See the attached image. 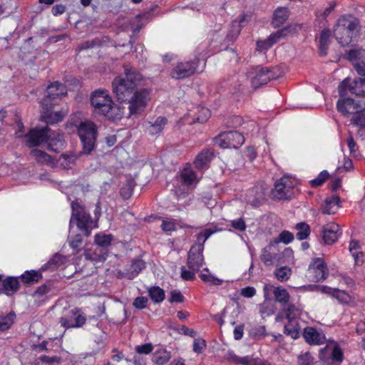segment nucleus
<instances>
[{"instance_id": "1", "label": "nucleus", "mask_w": 365, "mask_h": 365, "mask_svg": "<svg viewBox=\"0 0 365 365\" xmlns=\"http://www.w3.org/2000/svg\"><path fill=\"white\" fill-rule=\"evenodd\" d=\"M123 70L124 76H117L113 81V91L118 101L129 104V115H138L146 108L149 92L145 88L137 89L143 76L136 68L130 64H125Z\"/></svg>"}, {"instance_id": "2", "label": "nucleus", "mask_w": 365, "mask_h": 365, "mask_svg": "<svg viewBox=\"0 0 365 365\" xmlns=\"http://www.w3.org/2000/svg\"><path fill=\"white\" fill-rule=\"evenodd\" d=\"M26 147L31 148L48 143V149L57 152L59 147L63 146V135L52 131L48 126L31 128L24 135Z\"/></svg>"}, {"instance_id": "3", "label": "nucleus", "mask_w": 365, "mask_h": 365, "mask_svg": "<svg viewBox=\"0 0 365 365\" xmlns=\"http://www.w3.org/2000/svg\"><path fill=\"white\" fill-rule=\"evenodd\" d=\"M91 103L96 114L109 120H119L123 116V110L114 103L108 91L99 89L93 91L91 95Z\"/></svg>"}, {"instance_id": "4", "label": "nucleus", "mask_w": 365, "mask_h": 365, "mask_svg": "<svg viewBox=\"0 0 365 365\" xmlns=\"http://www.w3.org/2000/svg\"><path fill=\"white\" fill-rule=\"evenodd\" d=\"M359 28V19L351 15H343L334 26V35L338 43L344 46L351 41L353 36Z\"/></svg>"}, {"instance_id": "5", "label": "nucleus", "mask_w": 365, "mask_h": 365, "mask_svg": "<svg viewBox=\"0 0 365 365\" xmlns=\"http://www.w3.org/2000/svg\"><path fill=\"white\" fill-rule=\"evenodd\" d=\"M71 207L72 212L70 225L73 220H76L78 228L83 232L86 237H88L91 235V230L98 227L97 222L91 218L84 205L78 200L73 201Z\"/></svg>"}, {"instance_id": "6", "label": "nucleus", "mask_w": 365, "mask_h": 365, "mask_svg": "<svg viewBox=\"0 0 365 365\" xmlns=\"http://www.w3.org/2000/svg\"><path fill=\"white\" fill-rule=\"evenodd\" d=\"M83 145V152L90 153L93 149L97 136V127L94 123L85 120L80 123L77 129Z\"/></svg>"}, {"instance_id": "7", "label": "nucleus", "mask_w": 365, "mask_h": 365, "mask_svg": "<svg viewBox=\"0 0 365 365\" xmlns=\"http://www.w3.org/2000/svg\"><path fill=\"white\" fill-rule=\"evenodd\" d=\"M182 185L175 188V195L178 199L185 198L188 194L189 187L195 186L200 181L196 173L187 165L180 173Z\"/></svg>"}, {"instance_id": "8", "label": "nucleus", "mask_w": 365, "mask_h": 365, "mask_svg": "<svg viewBox=\"0 0 365 365\" xmlns=\"http://www.w3.org/2000/svg\"><path fill=\"white\" fill-rule=\"evenodd\" d=\"M294 182L288 176H283L274 183L271 191L272 197L276 200H287L294 196Z\"/></svg>"}, {"instance_id": "9", "label": "nucleus", "mask_w": 365, "mask_h": 365, "mask_svg": "<svg viewBox=\"0 0 365 365\" xmlns=\"http://www.w3.org/2000/svg\"><path fill=\"white\" fill-rule=\"evenodd\" d=\"M214 141L221 148H238L245 142L243 135L237 130L221 133L214 138Z\"/></svg>"}, {"instance_id": "10", "label": "nucleus", "mask_w": 365, "mask_h": 365, "mask_svg": "<svg viewBox=\"0 0 365 365\" xmlns=\"http://www.w3.org/2000/svg\"><path fill=\"white\" fill-rule=\"evenodd\" d=\"M66 94L67 89L66 86L58 81H56L47 87L46 95L41 101V106H54L57 104L58 100Z\"/></svg>"}, {"instance_id": "11", "label": "nucleus", "mask_w": 365, "mask_h": 365, "mask_svg": "<svg viewBox=\"0 0 365 365\" xmlns=\"http://www.w3.org/2000/svg\"><path fill=\"white\" fill-rule=\"evenodd\" d=\"M307 272L309 280L314 282L324 281L329 274L327 266L324 259L321 257L314 258L312 260Z\"/></svg>"}, {"instance_id": "12", "label": "nucleus", "mask_w": 365, "mask_h": 365, "mask_svg": "<svg viewBox=\"0 0 365 365\" xmlns=\"http://www.w3.org/2000/svg\"><path fill=\"white\" fill-rule=\"evenodd\" d=\"M359 78L354 81L352 85H350L349 78H345L339 86V96H346L348 91L357 96H365V76Z\"/></svg>"}, {"instance_id": "13", "label": "nucleus", "mask_w": 365, "mask_h": 365, "mask_svg": "<svg viewBox=\"0 0 365 365\" xmlns=\"http://www.w3.org/2000/svg\"><path fill=\"white\" fill-rule=\"evenodd\" d=\"M199 64V59L195 58L192 61L180 62L171 71V76L176 79H182L192 76Z\"/></svg>"}, {"instance_id": "14", "label": "nucleus", "mask_w": 365, "mask_h": 365, "mask_svg": "<svg viewBox=\"0 0 365 365\" xmlns=\"http://www.w3.org/2000/svg\"><path fill=\"white\" fill-rule=\"evenodd\" d=\"M278 75L274 68L269 67H257L255 76L251 79L252 86L257 89L259 87L267 84L271 80L276 79Z\"/></svg>"}, {"instance_id": "15", "label": "nucleus", "mask_w": 365, "mask_h": 365, "mask_svg": "<svg viewBox=\"0 0 365 365\" xmlns=\"http://www.w3.org/2000/svg\"><path fill=\"white\" fill-rule=\"evenodd\" d=\"M345 56L351 62L356 73L361 76H365V49H350L346 52Z\"/></svg>"}, {"instance_id": "16", "label": "nucleus", "mask_w": 365, "mask_h": 365, "mask_svg": "<svg viewBox=\"0 0 365 365\" xmlns=\"http://www.w3.org/2000/svg\"><path fill=\"white\" fill-rule=\"evenodd\" d=\"M203 247L201 245H192L187 253V265L194 271H200L204 264Z\"/></svg>"}, {"instance_id": "17", "label": "nucleus", "mask_w": 365, "mask_h": 365, "mask_svg": "<svg viewBox=\"0 0 365 365\" xmlns=\"http://www.w3.org/2000/svg\"><path fill=\"white\" fill-rule=\"evenodd\" d=\"M305 341L309 345H321L326 342L325 334L314 327H306L302 333Z\"/></svg>"}, {"instance_id": "18", "label": "nucleus", "mask_w": 365, "mask_h": 365, "mask_svg": "<svg viewBox=\"0 0 365 365\" xmlns=\"http://www.w3.org/2000/svg\"><path fill=\"white\" fill-rule=\"evenodd\" d=\"M266 200L264 188L261 185H256L248 190L247 201L251 205L257 207Z\"/></svg>"}, {"instance_id": "19", "label": "nucleus", "mask_w": 365, "mask_h": 365, "mask_svg": "<svg viewBox=\"0 0 365 365\" xmlns=\"http://www.w3.org/2000/svg\"><path fill=\"white\" fill-rule=\"evenodd\" d=\"M339 227L335 223H329L324 225L322 227L321 234L324 244H334L338 240L339 236Z\"/></svg>"}, {"instance_id": "20", "label": "nucleus", "mask_w": 365, "mask_h": 365, "mask_svg": "<svg viewBox=\"0 0 365 365\" xmlns=\"http://www.w3.org/2000/svg\"><path fill=\"white\" fill-rule=\"evenodd\" d=\"M341 96L337 101L336 107L339 113L344 115H349L355 113L359 108L358 103H356L351 98Z\"/></svg>"}, {"instance_id": "21", "label": "nucleus", "mask_w": 365, "mask_h": 365, "mask_svg": "<svg viewBox=\"0 0 365 365\" xmlns=\"http://www.w3.org/2000/svg\"><path fill=\"white\" fill-rule=\"evenodd\" d=\"M214 157L212 149H203L196 157L193 162L195 167L200 170L207 169Z\"/></svg>"}, {"instance_id": "22", "label": "nucleus", "mask_w": 365, "mask_h": 365, "mask_svg": "<svg viewBox=\"0 0 365 365\" xmlns=\"http://www.w3.org/2000/svg\"><path fill=\"white\" fill-rule=\"evenodd\" d=\"M125 267L126 272H125V274L127 276L128 279L131 280L136 277L140 272L145 268V262L140 258H136L132 259L130 264H127Z\"/></svg>"}, {"instance_id": "23", "label": "nucleus", "mask_w": 365, "mask_h": 365, "mask_svg": "<svg viewBox=\"0 0 365 365\" xmlns=\"http://www.w3.org/2000/svg\"><path fill=\"white\" fill-rule=\"evenodd\" d=\"M53 106H48V107H42L43 111L41 115L43 121L48 124H54L61 121L63 119L64 115L62 111H53L51 108Z\"/></svg>"}, {"instance_id": "24", "label": "nucleus", "mask_w": 365, "mask_h": 365, "mask_svg": "<svg viewBox=\"0 0 365 365\" xmlns=\"http://www.w3.org/2000/svg\"><path fill=\"white\" fill-rule=\"evenodd\" d=\"M289 10L286 7H278L273 14L271 25L273 28H279L288 19Z\"/></svg>"}, {"instance_id": "25", "label": "nucleus", "mask_w": 365, "mask_h": 365, "mask_svg": "<svg viewBox=\"0 0 365 365\" xmlns=\"http://www.w3.org/2000/svg\"><path fill=\"white\" fill-rule=\"evenodd\" d=\"M3 292L8 296L13 295L20 287L19 278L16 277H7L2 281Z\"/></svg>"}, {"instance_id": "26", "label": "nucleus", "mask_w": 365, "mask_h": 365, "mask_svg": "<svg viewBox=\"0 0 365 365\" xmlns=\"http://www.w3.org/2000/svg\"><path fill=\"white\" fill-rule=\"evenodd\" d=\"M30 155L34 158L37 163L47 165H54L56 164L55 159L43 150L33 149L31 150Z\"/></svg>"}, {"instance_id": "27", "label": "nucleus", "mask_w": 365, "mask_h": 365, "mask_svg": "<svg viewBox=\"0 0 365 365\" xmlns=\"http://www.w3.org/2000/svg\"><path fill=\"white\" fill-rule=\"evenodd\" d=\"M339 203L340 198L336 195L327 198L322 207V213L327 215L335 214L339 207Z\"/></svg>"}, {"instance_id": "28", "label": "nucleus", "mask_w": 365, "mask_h": 365, "mask_svg": "<svg viewBox=\"0 0 365 365\" xmlns=\"http://www.w3.org/2000/svg\"><path fill=\"white\" fill-rule=\"evenodd\" d=\"M282 312L287 319H299L304 317V315L307 317V313H304L300 306L296 304H288L286 308L283 309Z\"/></svg>"}, {"instance_id": "29", "label": "nucleus", "mask_w": 365, "mask_h": 365, "mask_svg": "<svg viewBox=\"0 0 365 365\" xmlns=\"http://www.w3.org/2000/svg\"><path fill=\"white\" fill-rule=\"evenodd\" d=\"M272 250V246H269L268 249H264L261 255V260L266 266L274 265L279 259V255Z\"/></svg>"}, {"instance_id": "30", "label": "nucleus", "mask_w": 365, "mask_h": 365, "mask_svg": "<svg viewBox=\"0 0 365 365\" xmlns=\"http://www.w3.org/2000/svg\"><path fill=\"white\" fill-rule=\"evenodd\" d=\"M42 271L41 268L39 270H30L26 271L21 275V282L25 284H31L37 283L41 279H42Z\"/></svg>"}, {"instance_id": "31", "label": "nucleus", "mask_w": 365, "mask_h": 365, "mask_svg": "<svg viewBox=\"0 0 365 365\" xmlns=\"http://www.w3.org/2000/svg\"><path fill=\"white\" fill-rule=\"evenodd\" d=\"M66 262V258L64 256L60 255V254H55L53 255V257L50 259L49 261H48L47 263L43 264L41 267V270L46 271V270H51L53 271L56 269H57L61 265L63 264Z\"/></svg>"}, {"instance_id": "32", "label": "nucleus", "mask_w": 365, "mask_h": 365, "mask_svg": "<svg viewBox=\"0 0 365 365\" xmlns=\"http://www.w3.org/2000/svg\"><path fill=\"white\" fill-rule=\"evenodd\" d=\"M331 31L329 29L322 31L319 39V52L320 56H326L330 43Z\"/></svg>"}, {"instance_id": "33", "label": "nucleus", "mask_w": 365, "mask_h": 365, "mask_svg": "<svg viewBox=\"0 0 365 365\" xmlns=\"http://www.w3.org/2000/svg\"><path fill=\"white\" fill-rule=\"evenodd\" d=\"M167 123L168 120L165 117L159 116L154 123H148L147 130L150 135H158L163 131Z\"/></svg>"}, {"instance_id": "34", "label": "nucleus", "mask_w": 365, "mask_h": 365, "mask_svg": "<svg viewBox=\"0 0 365 365\" xmlns=\"http://www.w3.org/2000/svg\"><path fill=\"white\" fill-rule=\"evenodd\" d=\"M86 258L95 262H102L106 260L107 255L104 250L96 247L93 250H87L85 253Z\"/></svg>"}, {"instance_id": "35", "label": "nucleus", "mask_w": 365, "mask_h": 365, "mask_svg": "<svg viewBox=\"0 0 365 365\" xmlns=\"http://www.w3.org/2000/svg\"><path fill=\"white\" fill-rule=\"evenodd\" d=\"M300 327L298 321H288L284 325V333L290 336L292 339H296L299 337Z\"/></svg>"}, {"instance_id": "36", "label": "nucleus", "mask_w": 365, "mask_h": 365, "mask_svg": "<svg viewBox=\"0 0 365 365\" xmlns=\"http://www.w3.org/2000/svg\"><path fill=\"white\" fill-rule=\"evenodd\" d=\"M210 110L204 106H198L195 113L192 123H204L210 118Z\"/></svg>"}, {"instance_id": "37", "label": "nucleus", "mask_w": 365, "mask_h": 365, "mask_svg": "<svg viewBox=\"0 0 365 365\" xmlns=\"http://www.w3.org/2000/svg\"><path fill=\"white\" fill-rule=\"evenodd\" d=\"M171 358V354L165 349L157 350L153 355L152 361L158 365L165 364Z\"/></svg>"}, {"instance_id": "38", "label": "nucleus", "mask_w": 365, "mask_h": 365, "mask_svg": "<svg viewBox=\"0 0 365 365\" xmlns=\"http://www.w3.org/2000/svg\"><path fill=\"white\" fill-rule=\"evenodd\" d=\"M135 185L134 179L132 178H128L125 184L120 188V194L121 197L125 200L129 199L133 195V191Z\"/></svg>"}, {"instance_id": "39", "label": "nucleus", "mask_w": 365, "mask_h": 365, "mask_svg": "<svg viewBox=\"0 0 365 365\" xmlns=\"http://www.w3.org/2000/svg\"><path fill=\"white\" fill-rule=\"evenodd\" d=\"M148 292L151 300L155 303L162 302L165 299V292L160 287H151L148 289Z\"/></svg>"}, {"instance_id": "40", "label": "nucleus", "mask_w": 365, "mask_h": 365, "mask_svg": "<svg viewBox=\"0 0 365 365\" xmlns=\"http://www.w3.org/2000/svg\"><path fill=\"white\" fill-rule=\"evenodd\" d=\"M77 160V157L73 153H63L58 158V162L64 169H70L74 165Z\"/></svg>"}, {"instance_id": "41", "label": "nucleus", "mask_w": 365, "mask_h": 365, "mask_svg": "<svg viewBox=\"0 0 365 365\" xmlns=\"http://www.w3.org/2000/svg\"><path fill=\"white\" fill-rule=\"evenodd\" d=\"M297 232L296 237L299 240L307 239L310 234V227L306 222H299L296 225Z\"/></svg>"}, {"instance_id": "42", "label": "nucleus", "mask_w": 365, "mask_h": 365, "mask_svg": "<svg viewBox=\"0 0 365 365\" xmlns=\"http://www.w3.org/2000/svg\"><path fill=\"white\" fill-rule=\"evenodd\" d=\"M113 240V237L111 235L97 234L95 236V242L97 245V247H101L103 250L108 247L110 245Z\"/></svg>"}, {"instance_id": "43", "label": "nucleus", "mask_w": 365, "mask_h": 365, "mask_svg": "<svg viewBox=\"0 0 365 365\" xmlns=\"http://www.w3.org/2000/svg\"><path fill=\"white\" fill-rule=\"evenodd\" d=\"M13 29L7 28V25L4 23L0 24V41H3L2 48H7L9 47L8 38L12 34Z\"/></svg>"}, {"instance_id": "44", "label": "nucleus", "mask_w": 365, "mask_h": 365, "mask_svg": "<svg viewBox=\"0 0 365 365\" xmlns=\"http://www.w3.org/2000/svg\"><path fill=\"white\" fill-rule=\"evenodd\" d=\"M291 33V26H285L281 29L277 30L276 32L269 35L274 44L276 43L279 39L287 37Z\"/></svg>"}, {"instance_id": "45", "label": "nucleus", "mask_w": 365, "mask_h": 365, "mask_svg": "<svg viewBox=\"0 0 365 365\" xmlns=\"http://www.w3.org/2000/svg\"><path fill=\"white\" fill-rule=\"evenodd\" d=\"M317 361L309 351L299 354L297 356L298 365H315Z\"/></svg>"}, {"instance_id": "46", "label": "nucleus", "mask_w": 365, "mask_h": 365, "mask_svg": "<svg viewBox=\"0 0 365 365\" xmlns=\"http://www.w3.org/2000/svg\"><path fill=\"white\" fill-rule=\"evenodd\" d=\"M291 274L292 269L287 266L278 268L274 272V275L276 278L280 282L287 281L289 278Z\"/></svg>"}, {"instance_id": "47", "label": "nucleus", "mask_w": 365, "mask_h": 365, "mask_svg": "<svg viewBox=\"0 0 365 365\" xmlns=\"http://www.w3.org/2000/svg\"><path fill=\"white\" fill-rule=\"evenodd\" d=\"M274 295L276 301L281 303H287L289 299V294L288 292L280 287L274 289Z\"/></svg>"}, {"instance_id": "48", "label": "nucleus", "mask_w": 365, "mask_h": 365, "mask_svg": "<svg viewBox=\"0 0 365 365\" xmlns=\"http://www.w3.org/2000/svg\"><path fill=\"white\" fill-rule=\"evenodd\" d=\"M329 174L327 170L322 171L318 176L310 180L309 184L312 187H317L322 186L324 182L329 178Z\"/></svg>"}, {"instance_id": "49", "label": "nucleus", "mask_w": 365, "mask_h": 365, "mask_svg": "<svg viewBox=\"0 0 365 365\" xmlns=\"http://www.w3.org/2000/svg\"><path fill=\"white\" fill-rule=\"evenodd\" d=\"M0 5L2 6V11H6V15L13 13L17 8L15 0H0Z\"/></svg>"}, {"instance_id": "50", "label": "nucleus", "mask_w": 365, "mask_h": 365, "mask_svg": "<svg viewBox=\"0 0 365 365\" xmlns=\"http://www.w3.org/2000/svg\"><path fill=\"white\" fill-rule=\"evenodd\" d=\"M274 312L273 305L270 302H264L259 307V313L262 318L269 317Z\"/></svg>"}, {"instance_id": "51", "label": "nucleus", "mask_w": 365, "mask_h": 365, "mask_svg": "<svg viewBox=\"0 0 365 365\" xmlns=\"http://www.w3.org/2000/svg\"><path fill=\"white\" fill-rule=\"evenodd\" d=\"M329 346L320 349L319 351V359L322 365H331L329 360Z\"/></svg>"}, {"instance_id": "52", "label": "nucleus", "mask_w": 365, "mask_h": 365, "mask_svg": "<svg viewBox=\"0 0 365 365\" xmlns=\"http://www.w3.org/2000/svg\"><path fill=\"white\" fill-rule=\"evenodd\" d=\"M360 245L358 240H352L349 243V251L355 260L357 261L359 257H363L361 252H359Z\"/></svg>"}, {"instance_id": "53", "label": "nucleus", "mask_w": 365, "mask_h": 365, "mask_svg": "<svg viewBox=\"0 0 365 365\" xmlns=\"http://www.w3.org/2000/svg\"><path fill=\"white\" fill-rule=\"evenodd\" d=\"M207 347V343L206 341L202 338H197L195 339L193 345H192V350L196 354H202L204 350Z\"/></svg>"}, {"instance_id": "54", "label": "nucleus", "mask_w": 365, "mask_h": 365, "mask_svg": "<svg viewBox=\"0 0 365 365\" xmlns=\"http://www.w3.org/2000/svg\"><path fill=\"white\" fill-rule=\"evenodd\" d=\"M199 277L202 282L210 285H220L222 282L221 279L211 274H200Z\"/></svg>"}, {"instance_id": "55", "label": "nucleus", "mask_w": 365, "mask_h": 365, "mask_svg": "<svg viewBox=\"0 0 365 365\" xmlns=\"http://www.w3.org/2000/svg\"><path fill=\"white\" fill-rule=\"evenodd\" d=\"M274 45V43L271 38L269 36L264 41H257L256 43L257 51L259 52L267 51Z\"/></svg>"}, {"instance_id": "56", "label": "nucleus", "mask_w": 365, "mask_h": 365, "mask_svg": "<svg viewBox=\"0 0 365 365\" xmlns=\"http://www.w3.org/2000/svg\"><path fill=\"white\" fill-rule=\"evenodd\" d=\"M266 329L264 326H259L256 327H252L249 330V335L255 339H259L266 335Z\"/></svg>"}, {"instance_id": "57", "label": "nucleus", "mask_w": 365, "mask_h": 365, "mask_svg": "<svg viewBox=\"0 0 365 365\" xmlns=\"http://www.w3.org/2000/svg\"><path fill=\"white\" fill-rule=\"evenodd\" d=\"M82 243L83 238L80 234L76 235L73 238L69 241V245L75 253H78L80 251Z\"/></svg>"}, {"instance_id": "58", "label": "nucleus", "mask_w": 365, "mask_h": 365, "mask_svg": "<svg viewBox=\"0 0 365 365\" xmlns=\"http://www.w3.org/2000/svg\"><path fill=\"white\" fill-rule=\"evenodd\" d=\"M352 121L354 124L359 125L361 127L365 126V108L355 113L352 118Z\"/></svg>"}, {"instance_id": "59", "label": "nucleus", "mask_w": 365, "mask_h": 365, "mask_svg": "<svg viewBox=\"0 0 365 365\" xmlns=\"http://www.w3.org/2000/svg\"><path fill=\"white\" fill-rule=\"evenodd\" d=\"M332 296L337 299L341 303H348L351 299L348 293L338 289H334Z\"/></svg>"}, {"instance_id": "60", "label": "nucleus", "mask_w": 365, "mask_h": 365, "mask_svg": "<svg viewBox=\"0 0 365 365\" xmlns=\"http://www.w3.org/2000/svg\"><path fill=\"white\" fill-rule=\"evenodd\" d=\"M153 350V346L151 343H147L142 345H138L135 347L136 355L148 354Z\"/></svg>"}, {"instance_id": "61", "label": "nucleus", "mask_w": 365, "mask_h": 365, "mask_svg": "<svg viewBox=\"0 0 365 365\" xmlns=\"http://www.w3.org/2000/svg\"><path fill=\"white\" fill-rule=\"evenodd\" d=\"M180 277L185 281H192L195 278V273L198 271H194L189 269V270L186 269L184 266H182L180 268Z\"/></svg>"}, {"instance_id": "62", "label": "nucleus", "mask_w": 365, "mask_h": 365, "mask_svg": "<svg viewBox=\"0 0 365 365\" xmlns=\"http://www.w3.org/2000/svg\"><path fill=\"white\" fill-rule=\"evenodd\" d=\"M161 228L165 232H172L176 230V223L175 220H163Z\"/></svg>"}, {"instance_id": "63", "label": "nucleus", "mask_w": 365, "mask_h": 365, "mask_svg": "<svg viewBox=\"0 0 365 365\" xmlns=\"http://www.w3.org/2000/svg\"><path fill=\"white\" fill-rule=\"evenodd\" d=\"M185 300V297L178 290H173L170 292V297L169 299L170 302L173 303H181Z\"/></svg>"}, {"instance_id": "64", "label": "nucleus", "mask_w": 365, "mask_h": 365, "mask_svg": "<svg viewBox=\"0 0 365 365\" xmlns=\"http://www.w3.org/2000/svg\"><path fill=\"white\" fill-rule=\"evenodd\" d=\"M294 240V235L292 232L284 230L279 235V241L286 245L290 243Z\"/></svg>"}]
</instances>
